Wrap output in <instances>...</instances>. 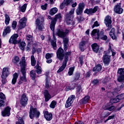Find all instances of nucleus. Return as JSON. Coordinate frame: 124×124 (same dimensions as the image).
<instances>
[{
    "mask_svg": "<svg viewBox=\"0 0 124 124\" xmlns=\"http://www.w3.org/2000/svg\"><path fill=\"white\" fill-rule=\"evenodd\" d=\"M75 10V9L74 8L72 9L70 11L69 14H69L70 15H71V16H73V14H74Z\"/></svg>",
    "mask_w": 124,
    "mask_h": 124,
    "instance_id": "55",
    "label": "nucleus"
},
{
    "mask_svg": "<svg viewBox=\"0 0 124 124\" xmlns=\"http://www.w3.org/2000/svg\"><path fill=\"white\" fill-rule=\"evenodd\" d=\"M79 62L81 65H83V58L80 57L79 58Z\"/></svg>",
    "mask_w": 124,
    "mask_h": 124,
    "instance_id": "64",
    "label": "nucleus"
},
{
    "mask_svg": "<svg viewBox=\"0 0 124 124\" xmlns=\"http://www.w3.org/2000/svg\"><path fill=\"white\" fill-rule=\"evenodd\" d=\"M73 0H64L60 6V9H63L65 6H67L72 2Z\"/></svg>",
    "mask_w": 124,
    "mask_h": 124,
    "instance_id": "15",
    "label": "nucleus"
},
{
    "mask_svg": "<svg viewBox=\"0 0 124 124\" xmlns=\"http://www.w3.org/2000/svg\"><path fill=\"white\" fill-rule=\"evenodd\" d=\"M19 62H20V58L18 56H15L12 59V62L15 64H18Z\"/></svg>",
    "mask_w": 124,
    "mask_h": 124,
    "instance_id": "33",
    "label": "nucleus"
},
{
    "mask_svg": "<svg viewBox=\"0 0 124 124\" xmlns=\"http://www.w3.org/2000/svg\"><path fill=\"white\" fill-rule=\"evenodd\" d=\"M18 46L21 50H24L26 47V43L22 42L19 44Z\"/></svg>",
    "mask_w": 124,
    "mask_h": 124,
    "instance_id": "40",
    "label": "nucleus"
},
{
    "mask_svg": "<svg viewBox=\"0 0 124 124\" xmlns=\"http://www.w3.org/2000/svg\"><path fill=\"white\" fill-rule=\"evenodd\" d=\"M105 54L102 57L103 62L105 65H109L110 62H111V56L108 55L106 53V51L104 52Z\"/></svg>",
    "mask_w": 124,
    "mask_h": 124,
    "instance_id": "8",
    "label": "nucleus"
},
{
    "mask_svg": "<svg viewBox=\"0 0 124 124\" xmlns=\"http://www.w3.org/2000/svg\"><path fill=\"white\" fill-rule=\"evenodd\" d=\"M108 81H110V78H106L103 81V83H107V82H108Z\"/></svg>",
    "mask_w": 124,
    "mask_h": 124,
    "instance_id": "61",
    "label": "nucleus"
},
{
    "mask_svg": "<svg viewBox=\"0 0 124 124\" xmlns=\"http://www.w3.org/2000/svg\"><path fill=\"white\" fill-rule=\"evenodd\" d=\"M16 27H17V21L14 20L13 21L12 28H13V30H15Z\"/></svg>",
    "mask_w": 124,
    "mask_h": 124,
    "instance_id": "49",
    "label": "nucleus"
},
{
    "mask_svg": "<svg viewBox=\"0 0 124 124\" xmlns=\"http://www.w3.org/2000/svg\"><path fill=\"white\" fill-rule=\"evenodd\" d=\"M4 104V101L1 100H0V107H1V106H3V104Z\"/></svg>",
    "mask_w": 124,
    "mask_h": 124,
    "instance_id": "63",
    "label": "nucleus"
},
{
    "mask_svg": "<svg viewBox=\"0 0 124 124\" xmlns=\"http://www.w3.org/2000/svg\"><path fill=\"white\" fill-rule=\"evenodd\" d=\"M44 22V18L43 17H40L38 18L36 20V28L40 31H41L43 29V22Z\"/></svg>",
    "mask_w": 124,
    "mask_h": 124,
    "instance_id": "7",
    "label": "nucleus"
},
{
    "mask_svg": "<svg viewBox=\"0 0 124 124\" xmlns=\"http://www.w3.org/2000/svg\"><path fill=\"white\" fill-rule=\"evenodd\" d=\"M26 39L28 41L29 43L32 42V36L31 35H28L26 36Z\"/></svg>",
    "mask_w": 124,
    "mask_h": 124,
    "instance_id": "45",
    "label": "nucleus"
},
{
    "mask_svg": "<svg viewBox=\"0 0 124 124\" xmlns=\"http://www.w3.org/2000/svg\"><path fill=\"white\" fill-rule=\"evenodd\" d=\"M104 22L106 26L108 27L107 31H110V29L111 28H112V26L111 25L112 24V19L111 16H107L105 17Z\"/></svg>",
    "mask_w": 124,
    "mask_h": 124,
    "instance_id": "10",
    "label": "nucleus"
},
{
    "mask_svg": "<svg viewBox=\"0 0 124 124\" xmlns=\"http://www.w3.org/2000/svg\"><path fill=\"white\" fill-rule=\"evenodd\" d=\"M40 115V112L37 111V109L36 108H30V118L32 119L34 117L36 118H38Z\"/></svg>",
    "mask_w": 124,
    "mask_h": 124,
    "instance_id": "9",
    "label": "nucleus"
},
{
    "mask_svg": "<svg viewBox=\"0 0 124 124\" xmlns=\"http://www.w3.org/2000/svg\"><path fill=\"white\" fill-rule=\"evenodd\" d=\"M100 38L101 39H102L103 40H107L108 37H107V36L105 35H101L100 36Z\"/></svg>",
    "mask_w": 124,
    "mask_h": 124,
    "instance_id": "53",
    "label": "nucleus"
},
{
    "mask_svg": "<svg viewBox=\"0 0 124 124\" xmlns=\"http://www.w3.org/2000/svg\"><path fill=\"white\" fill-rule=\"evenodd\" d=\"M16 124H25L23 118L21 117H19L18 118V121L16 123Z\"/></svg>",
    "mask_w": 124,
    "mask_h": 124,
    "instance_id": "47",
    "label": "nucleus"
},
{
    "mask_svg": "<svg viewBox=\"0 0 124 124\" xmlns=\"http://www.w3.org/2000/svg\"><path fill=\"white\" fill-rule=\"evenodd\" d=\"M58 12V8H53L49 11V14L53 16V15H55L56 13Z\"/></svg>",
    "mask_w": 124,
    "mask_h": 124,
    "instance_id": "34",
    "label": "nucleus"
},
{
    "mask_svg": "<svg viewBox=\"0 0 124 124\" xmlns=\"http://www.w3.org/2000/svg\"><path fill=\"white\" fill-rule=\"evenodd\" d=\"M114 118H115V115H111L108 116V120H112V119H114Z\"/></svg>",
    "mask_w": 124,
    "mask_h": 124,
    "instance_id": "62",
    "label": "nucleus"
},
{
    "mask_svg": "<svg viewBox=\"0 0 124 124\" xmlns=\"http://www.w3.org/2000/svg\"><path fill=\"white\" fill-rule=\"evenodd\" d=\"M28 97L25 93L22 94L20 99V104L22 105V106H26L28 104Z\"/></svg>",
    "mask_w": 124,
    "mask_h": 124,
    "instance_id": "14",
    "label": "nucleus"
},
{
    "mask_svg": "<svg viewBox=\"0 0 124 124\" xmlns=\"http://www.w3.org/2000/svg\"><path fill=\"white\" fill-rule=\"evenodd\" d=\"M97 11V7H95L93 9H86L84 13H86V14H88V15H93V13H95Z\"/></svg>",
    "mask_w": 124,
    "mask_h": 124,
    "instance_id": "17",
    "label": "nucleus"
},
{
    "mask_svg": "<svg viewBox=\"0 0 124 124\" xmlns=\"http://www.w3.org/2000/svg\"><path fill=\"white\" fill-rule=\"evenodd\" d=\"M118 74L117 81L119 83H124V68H119L117 71Z\"/></svg>",
    "mask_w": 124,
    "mask_h": 124,
    "instance_id": "5",
    "label": "nucleus"
},
{
    "mask_svg": "<svg viewBox=\"0 0 124 124\" xmlns=\"http://www.w3.org/2000/svg\"><path fill=\"white\" fill-rule=\"evenodd\" d=\"M103 108L105 110H108V111H113L115 109V106H112L110 104H107L106 105L103 107Z\"/></svg>",
    "mask_w": 124,
    "mask_h": 124,
    "instance_id": "24",
    "label": "nucleus"
},
{
    "mask_svg": "<svg viewBox=\"0 0 124 124\" xmlns=\"http://www.w3.org/2000/svg\"><path fill=\"white\" fill-rule=\"evenodd\" d=\"M79 78H80V74H76L73 80V82H76L78 80H79Z\"/></svg>",
    "mask_w": 124,
    "mask_h": 124,
    "instance_id": "43",
    "label": "nucleus"
},
{
    "mask_svg": "<svg viewBox=\"0 0 124 124\" xmlns=\"http://www.w3.org/2000/svg\"><path fill=\"white\" fill-rule=\"evenodd\" d=\"M69 32V30L66 29L65 30V31H63V30H59L56 34L61 38H63V44H68V42L69 41L68 38H64L65 36L68 34V33Z\"/></svg>",
    "mask_w": 124,
    "mask_h": 124,
    "instance_id": "3",
    "label": "nucleus"
},
{
    "mask_svg": "<svg viewBox=\"0 0 124 124\" xmlns=\"http://www.w3.org/2000/svg\"><path fill=\"white\" fill-rule=\"evenodd\" d=\"M85 7V5L84 3H79L78 5V7L76 10L77 15H81L83 13V10Z\"/></svg>",
    "mask_w": 124,
    "mask_h": 124,
    "instance_id": "16",
    "label": "nucleus"
},
{
    "mask_svg": "<svg viewBox=\"0 0 124 124\" xmlns=\"http://www.w3.org/2000/svg\"><path fill=\"white\" fill-rule=\"evenodd\" d=\"M6 78H7V77L1 76L2 84H5L6 83V82H7Z\"/></svg>",
    "mask_w": 124,
    "mask_h": 124,
    "instance_id": "52",
    "label": "nucleus"
},
{
    "mask_svg": "<svg viewBox=\"0 0 124 124\" xmlns=\"http://www.w3.org/2000/svg\"><path fill=\"white\" fill-rule=\"evenodd\" d=\"M89 100H90V96H86L83 99L80 100V102L83 104H86L89 102Z\"/></svg>",
    "mask_w": 124,
    "mask_h": 124,
    "instance_id": "31",
    "label": "nucleus"
},
{
    "mask_svg": "<svg viewBox=\"0 0 124 124\" xmlns=\"http://www.w3.org/2000/svg\"><path fill=\"white\" fill-rule=\"evenodd\" d=\"M62 17V15L61 13H59L56 15H55V18L51 19L50 25V28L54 31H55V26L57 23V20H61Z\"/></svg>",
    "mask_w": 124,
    "mask_h": 124,
    "instance_id": "4",
    "label": "nucleus"
},
{
    "mask_svg": "<svg viewBox=\"0 0 124 124\" xmlns=\"http://www.w3.org/2000/svg\"><path fill=\"white\" fill-rule=\"evenodd\" d=\"M53 56H54V54L53 53H46V60H48V59H51Z\"/></svg>",
    "mask_w": 124,
    "mask_h": 124,
    "instance_id": "48",
    "label": "nucleus"
},
{
    "mask_svg": "<svg viewBox=\"0 0 124 124\" xmlns=\"http://www.w3.org/2000/svg\"><path fill=\"white\" fill-rule=\"evenodd\" d=\"M110 102L112 103H117L118 102H120V99L118 96L115 98H112L110 99Z\"/></svg>",
    "mask_w": 124,
    "mask_h": 124,
    "instance_id": "42",
    "label": "nucleus"
},
{
    "mask_svg": "<svg viewBox=\"0 0 124 124\" xmlns=\"http://www.w3.org/2000/svg\"><path fill=\"white\" fill-rule=\"evenodd\" d=\"M27 23V18L24 17L20 19L18 22V27L20 30H22L26 27V23Z\"/></svg>",
    "mask_w": 124,
    "mask_h": 124,
    "instance_id": "13",
    "label": "nucleus"
},
{
    "mask_svg": "<svg viewBox=\"0 0 124 124\" xmlns=\"http://www.w3.org/2000/svg\"><path fill=\"white\" fill-rule=\"evenodd\" d=\"M44 95L45 97V101L46 102H47L48 100H50L51 98H52V97L51 96V95L50 93H49V92H48V90H45L44 93Z\"/></svg>",
    "mask_w": 124,
    "mask_h": 124,
    "instance_id": "23",
    "label": "nucleus"
},
{
    "mask_svg": "<svg viewBox=\"0 0 124 124\" xmlns=\"http://www.w3.org/2000/svg\"><path fill=\"white\" fill-rule=\"evenodd\" d=\"M92 35L93 38L99 39V30L98 29H94L92 32Z\"/></svg>",
    "mask_w": 124,
    "mask_h": 124,
    "instance_id": "19",
    "label": "nucleus"
},
{
    "mask_svg": "<svg viewBox=\"0 0 124 124\" xmlns=\"http://www.w3.org/2000/svg\"><path fill=\"white\" fill-rule=\"evenodd\" d=\"M102 68V66L100 64H98L93 68V71L95 73H97V72H99L101 70Z\"/></svg>",
    "mask_w": 124,
    "mask_h": 124,
    "instance_id": "27",
    "label": "nucleus"
},
{
    "mask_svg": "<svg viewBox=\"0 0 124 124\" xmlns=\"http://www.w3.org/2000/svg\"><path fill=\"white\" fill-rule=\"evenodd\" d=\"M10 31H11V29H10V26H7L3 32V36H5L7 33H10Z\"/></svg>",
    "mask_w": 124,
    "mask_h": 124,
    "instance_id": "29",
    "label": "nucleus"
},
{
    "mask_svg": "<svg viewBox=\"0 0 124 124\" xmlns=\"http://www.w3.org/2000/svg\"><path fill=\"white\" fill-rule=\"evenodd\" d=\"M53 40H52L50 41V43L54 50H57V38H56V36H55V34H53Z\"/></svg>",
    "mask_w": 124,
    "mask_h": 124,
    "instance_id": "22",
    "label": "nucleus"
},
{
    "mask_svg": "<svg viewBox=\"0 0 124 124\" xmlns=\"http://www.w3.org/2000/svg\"><path fill=\"white\" fill-rule=\"evenodd\" d=\"M10 73L9 72V70L8 68L4 67L3 68L2 76L3 77H8Z\"/></svg>",
    "mask_w": 124,
    "mask_h": 124,
    "instance_id": "25",
    "label": "nucleus"
},
{
    "mask_svg": "<svg viewBox=\"0 0 124 124\" xmlns=\"http://www.w3.org/2000/svg\"><path fill=\"white\" fill-rule=\"evenodd\" d=\"M114 11L117 14H122L124 12V9L122 8L120 5H116L114 8Z\"/></svg>",
    "mask_w": 124,
    "mask_h": 124,
    "instance_id": "21",
    "label": "nucleus"
},
{
    "mask_svg": "<svg viewBox=\"0 0 124 124\" xmlns=\"http://www.w3.org/2000/svg\"><path fill=\"white\" fill-rule=\"evenodd\" d=\"M18 37H19V35L18 34H14L10 38L9 43L10 44H17V43H18V41H17V38H18Z\"/></svg>",
    "mask_w": 124,
    "mask_h": 124,
    "instance_id": "12",
    "label": "nucleus"
},
{
    "mask_svg": "<svg viewBox=\"0 0 124 124\" xmlns=\"http://www.w3.org/2000/svg\"><path fill=\"white\" fill-rule=\"evenodd\" d=\"M19 64L21 66V72L23 75L20 77V79L24 82H27V78L26 77V65H27V63H26L25 57L22 58L21 61L19 62Z\"/></svg>",
    "mask_w": 124,
    "mask_h": 124,
    "instance_id": "2",
    "label": "nucleus"
},
{
    "mask_svg": "<svg viewBox=\"0 0 124 124\" xmlns=\"http://www.w3.org/2000/svg\"><path fill=\"white\" fill-rule=\"evenodd\" d=\"M75 99V95H72L70 96L68 99L67 100L65 107V108H68L71 106V104L73 103V101H74V100Z\"/></svg>",
    "mask_w": 124,
    "mask_h": 124,
    "instance_id": "11",
    "label": "nucleus"
},
{
    "mask_svg": "<svg viewBox=\"0 0 124 124\" xmlns=\"http://www.w3.org/2000/svg\"><path fill=\"white\" fill-rule=\"evenodd\" d=\"M76 92L77 95L80 96V95H81V93H82V88H81L80 86H78V87L77 88Z\"/></svg>",
    "mask_w": 124,
    "mask_h": 124,
    "instance_id": "37",
    "label": "nucleus"
},
{
    "mask_svg": "<svg viewBox=\"0 0 124 124\" xmlns=\"http://www.w3.org/2000/svg\"><path fill=\"white\" fill-rule=\"evenodd\" d=\"M17 79H18V74L16 73L13 75V78L12 80V84L13 85H15V84H16Z\"/></svg>",
    "mask_w": 124,
    "mask_h": 124,
    "instance_id": "30",
    "label": "nucleus"
},
{
    "mask_svg": "<svg viewBox=\"0 0 124 124\" xmlns=\"http://www.w3.org/2000/svg\"><path fill=\"white\" fill-rule=\"evenodd\" d=\"M98 83H99V81L97 79H94L93 81V85H97Z\"/></svg>",
    "mask_w": 124,
    "mask_h": 124,
    "instance_id": "59",
    "label": "nucleus"
},
{
    "mask_svg": "<svg viewBox=\"0 0 124 124\" xmlns=\"http://www.w3.org/2000/svg\"><path fill=\"white\" fill-rule=\"evenodd\" d=\"M77 19L78 21V22H82V21H84V18H83V16H77Z\"/></svg>",
    "mask_w": 124,
    "mask_h": 124,
    "instance_id": "51",
    "label": "nucleus"
},
{
    "mask_svg": "<svg viewBox=\"0 0 124 124\" xmlns=\"http://www.w3.org/2000/svg\"><path fill=\"white\" fill-rule=\"evenodd\" d=\"M92 50L94 52V53H97L99 50V46L97 45V44H93L92 45Z\"/></svg>",
    "mask_w": 124,
    "mask_h": 124,
    "instance_id": "26",
    "label": "nucleus"
},
{
    "mask_svg": "<svg viewBox=\"0 0 124 124\" xmlns=\"http://www.w3.org/2000/svg\"><path fill=\"white\" fill-rule=\"evenodd\" d=\"M5 24H6V25H9V22H10V17H9L8 15H5Z\"/></svg>",
    "mask_w": 124,
    "mask_h": 124,
    "instance_id": "39",
    "label": "nucleus"
},
{
    "mask_svg": "<svg viewBox=\"0 0 124 124\" xmlns=\"http://www.w3.org/2000/svg\"><path fill=\"white\" fill-rule=\"evenodd\" d=\"M36 63V60H35V58H34V55L31 56V64L32 66H34Z\"/></svg>",
    "mask_w": 124,
    "mask_h": 124,
    "instance_id": "36",
    "label": "nucleus"
},
{
    "mask_svg": "<svg viewBox=\"0 0 124 124\" xmlns=\"http://www.w3.org/2000/svg\"><path fill=\"white\" fill-rule=\"evenodd\" d=\"M73 72H74V67L70 68L68 71V75L69 76H71V75L73 74Z\"/></svg>",
    "mask_w": 124,
    "mask_h": 124,
    "instance_id": "46",
    "label": "nucleus"
},
{
    "mask_svg": "<svg viewBox=\"0 0 124 124\" xmlns=\"http://www.w3.org/2000/svg\"><path fill=\"white\" fill-rule=\"evenodd\" d=\"M57 58L59 61H62L64 58V61L62 63V65L57 71V73H60L62 71H63L66 67V64L68 62V57L71 55V52H66L64 53V50L62 48L60 47L56 53Z\"/></svg>",
    "mask_w": 124,
    "mask_h": 124,
    "instance_id": "1",
    "label": "nucleus"
},
{
    "mask_svg": "<svg viewBox=\"0 0 124 124\" xmlns=\"http://www.w3.org/2000/svg\"><path fill=\"white\" fill-rule=\"evenodd\" d=\"M44 117L46 120V121H48L49 122L51 121L52 119H53V114L48 112V111H46L44 112Z\"/></svg>",
    "mask_w": 124,
    "mask_h": 124,
    "instance_id": "20",
    "label": "nucleus"
},
{
    "mask_svg": "<svg viewBox=\"0 0 124 124\" xmlns=\"http://www.w3.org/2000/svg\"><path fill=\"white\" fill-rule=\"evenodd\" d=\"M10 110L11 108L8 107L6 108L4 111L1 112V114L3 117H9L10 116Z\"/></svg>",
    "mask_w": 124,
    "mask_h": 124,
    "instance_id": "18",
    "label": "nucleus"
},
{
    "mask_svg": "<svg viewBox=\"0 0 124 124\" xmlns=\"http://www.w3.org/2000/svg\"><path fill=\"white\" fill-rule=\"evenodd\" d=\"M86 44L85 41H82L79 43V47L81 51H84V46Z\"/></svg>",
    "mask_w": 124,
    "mask_h": 124,
    "instance_id": "35",
    "label": "nucleus"
},
{
    "mask_svg": "<svg viewBox=\"0 0 124 124\" xmlns=\"http://www.w3.org/2000/svg\"><path fill=\"white\" fill-rule=\"evenodd\" d=\"M117 96L118 97V98L120 101L121 99H124V93L120 95H118Z\"/></svg>",
    "mask_w": 124,
    "mask_h": 124,
    "instance_id": "54",
    "label": "nucleus"
},
{
    "mask_svg": "<svg viewBox=\"0 0 124 124\" xmlns=\"http://www.w3.org/2000/svg\"><path fill=\"white\" fill-rule=\"evenodd\" d=\"M99 23H98V21H96L94 22L93 25L92 26V29H93L95 27H99Z\"/></svg>",
    "mask_w": 124,
    "mask_h": 124,
    "instance_id": "50",
    "label": "nucleus"
},
{
    "mask_svg": "<svg viewBox=\"0 0 124 124\" xmlns=\"http://www.w3.org/2000/svg\"><path fill=\"white\" fill-rule=\"evenodd\" d=\"M66 23L67 25H72L73 26L75 24V20L74 19V16H71L69 14H67L65 17Z\"/></svg>",
    "mask_w": 124,
    "mask_h": 124,
    "instance_id": "6",
    "label": "nucleus"
},
{
    "mask_svg": "<svg viewBox=\"0 0 124 124\" xmlns=\"http://www.w3.org/2000/svg\"><path fill=\"white\" fill-rule=\"evenodd\" d=\"M109 35L111 37L112 39H116L117 37H116V35L115 34V29L112 28L109 32Z\"/></svg>",
    "mask_w": 124,
    "mask_h": 124,
    "instance_id": "32",
    "label": "nucleus"
},
{
    "mask_svg": "<svg viewBox=\"0 0 124 124\" xmlns=\"http://www.w3.org/2000/svg\"><path fill=\"white\" fill-rule=\"evenodd\" d=\"M35 68H36V71L37 74H41V72H42V70L41 69V67L39 66V62H37V64L35 67Z\"/></svg>",
    "mask_w": 124,
    "mask_h": 124,
    "instance_id": "28",
    "label": "nucleus"
},
{
    "mask_svg": "<svg viewBox=\"0 0 124 124\" xmlns=\"http://www.w3.org/2000/svg\"><path fill=\"white\" fill-rule=\"evenodd\" d=\"M56 105H57V101L53 100L50 103L49 105V107L52 109H55V107H56Z\"/></svg>",
    "mask_w": 124,
    "mask_h": 124,
    "instance_id": "41",
    "label": "nucleus"
},
{
    "mask_svg": "<svg viewBox=\"0 0 124 124\" xmlns=\"http://www.w3.org/2000/svg\"><path fill=\"white\" fill-rule=\"evenodd\" d=\"M28 4H24L22 7L20 8V11L21 12H25L26 11V9H27V6Z\"/></svg>",
    "mask_w": 124,
    "mask_h": 124,
    "instance_id": "44",
    "label": "nucleus"
},
{
    "mask_svg": "<svg viewBox=\"0 0 124 124\" xmlns=\"http://www.w3.org/2000/svg\"><path fill=\"white\" fill-rule=\"evenodd\" d=\"M0 98H1V99H5V95H4V94H3V93H0Z\"/></svg>",
    "mask_w": 124,
    "mask_h": 124,
    "instance_id": "57",
    "label": "nucleus"
},
{
    "mask_svg": "<svg viewBox=\"0 0 124 124\" xmlns=\"http://www.w3.org/2000/svg\"><path fill=\"white\" fill-rule=\"evenodd\" d=\"M47 5H48L47 3H45L44 5H42V9H43V10H46V9L47 8Z\"/></svg>",
    "mask_w": 124,
    "mask_h": 124,
    "instance_id": "56",
    "label": "nucleus"
},
{
    "mask_svg": "<svg viewBox=\"0 0 124 124\" xmlns=\"http://www.w3.org/2000/svg\"><path fill=\"white\" fill-rule=\"evenodd\" d=\"M30 75L31 77L32 80H34L35 79V77L36 76V72L34 70H32L30 72Z\"/></svg>",
    "mask_w": 124,
    "mask_h": 124,
    "instance_id": "38",
    "label": "nucleus"
},
{
    "mask_svg": "<svg viewBox=\"0 0 124 124\" xmlns=\"http://www.w3.org/2000/svg\"><path fill=\"white\" fill-rule=\"evenodd\" d=\"M112 46H113V45L109 43L108 45V53H110V51L113 50V49H112Z\"/></svg>",
    "mask_w": 124,
    "mask_h": 124,
    "instance_id": "58",
    "label": "nucleus"
},
{
    "mask_svg": "<svg viewBox=\"0 0 124 124\" xmlns=\"http://www.w3.org/2000/svg\"><path fill=\"white\" fill-rule=\"evenodd\" d=\"M63 45H64V51H65V52H66V51H67L68 44H63Z\"/></svg>",
    "mask_w": 124,
    "mask_h": 124,
    "instance_id": "60",
    "label": "nucleus"
}]
</instances>
